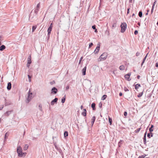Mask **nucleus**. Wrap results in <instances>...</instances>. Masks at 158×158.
I'll list each match as a JSON object with an SVG mask.
<instances>
[{"mask_svg": "<svg viewBox=\"0 0 158 158\" xmlns=\"http://www.w3.org/2000/svg\"><path fill=\"white\" fill-rule=\"evenodd\" d=\"M124 90L125 91H126V92L128 91H129V89L126 87H124Z\"/></svg>", "mask_w": 158, "mask_h": 158, "instance_id": "2f4dec72", "label": "nucleus"}, {"mask_svg": "<svg viewBox=\"0 0 158 158\" xmlns=\"http://www.w3.org/2000/svg\"><path fill=\"white\" fill-rule=\"evenodd\" d=\"M37 26H33L32 27V32H33L37 28Z\"/></svg>", "mask_w": 158, "mask_h": 158, "instance_id": "5701e85b", "label": "nucleus"}, {"mask_svg": "<svg viewBox=\"0 0 158 158\" xmlns=\"http://www.w3.org/2000/svg\"><path fill=\"white\" fill-rule=\"evenodd\" d=\"M124 115L125 116H126L127 115V113L126 111L124 112Z\"/></svg>", "mask_w": 158, "mask_h": 158, "instance_id": "37998d69", "label": "nucleus"}, {"mask_svg": "<svg viewBox=\"0 0 158 158\" xmlns=\"http://www.w3.org/2000/svg\"><path fill=\"white\" fill-rule=\"evenodd\" d=\"M52 23H51L50 24V26L48 28L52 29Z\"/></svg>", "mask_w": 158, "mask_h": 158, "instance_id": "c9c22d12", "label": "nucleus"}, {"mask_svg": "<svg viewBox=\"0 0 158 158\" xmlns=\"http://www.w3.org/2000/svg\"><path fill=\"white\" fill-rule=\"evenodd\" d=\"M68 135V133L67 131H65L64 133V136L65 137L67 136Z\"/></svg>", "mask_w": 158, "mask_h": 158, "instance_id": "a878e982", "label": "nucleus"}, {"mask_svg": "<svg viewBox=\"0 0 158 158\" xmlns=\"http://www.w3.org/2000/svg\"><path fill=\"white\" fill-rule=\"evenodd\" d=\"M130 75H131V73H128V74L124 76L125 78L126 79H127L128 81H130L131 80V79H129V77H130Z\"/></svg>", "mask_w": 158, "mask_h": 158, "instance_id": "9b49d317", "label": "nucleus"}, {"mask_svg": "<svg viewBox=\"0 0 158 158\" xmlns=\"http://www.w3.org/2000/svg\"><path fill=\"white\" fill-rule=\"evenodd\" d=\"M120 27L121 28V32L122 33L124 32L126 30L127 27V24L125 23H123L121 24Z\"/></svg>", "mask_w": 158, "mask_h": 158, "instance_id": "7ed1b4c3", "label": "nucleus"}, {"mask_svg": "<svg viewBox=\"0 0 158 158\" xmlns=\"http://www.w3.org/2000/svg\"><path fill=\"white\" fill-rule=\"evenodd\" d=\"M129 10H130L129 8H128L127 9V14H129Z\"/></svg>", "mask_w": 158, "mask_h": 158, "instance_id": "de8ad7c7", "label": "nucleus"}, {"mask_svg": "<svg viewBox=\"0 0 158 158\" xmlns=\"http://www.w3.org/2000/svg\"><path fill=\"white\" fill-rule=\"evenodd\" d=\"M22 150L21 147L20 146H18L17 147V152L18 154V156H20V153L22 152Z\"/></svg>", "mask_w": 158, "mask_h": 158, "instance_id": "20e7f679", "label": "nucleus"}, {"mask_svg": "<svg viewBox=\"0 0 158 158\" xmlns=\"http://www.w3.org/2000/svg\"><path fill=\"white\" fill-rule=\"evenodd\" d=\"M108 56L107 53L104 52L99 57L98 59V61H103L105 60Z\"/></svg>", "mask_w": 158, "mask_h": 158, "instance_id": "f03ea898", "label": "nucleus"}, {"mask_svg": "<svg viewBox=\"0 0 158 158\" xmlns=\"http://www.w3.org/2000/svg\"><path fill=\"white\" fill-rule=\"evenodd\" d=\"M123 95V94L122 93H120L119 94V95L120 96H121Z\"/></svg>", "mask_w": 158, "mask_h": 158, "instance_id": "5fc2aeb1", "label": "nucleus"}, {"mask_svg": "<svg viewBox=\"0 0 158 158\" xmlns=\"http://www.w3.org/2000/svg\"><path fill=\"white\" fill-rule=\"evenodd\" d=\"M140 77V76L139 75H138L137 76V78L138 79H139V78Z\"/></svg>", "mask_w": 158, "mask_h": 158, "instance_id": "4d7b16f0", "label": "nucleus"}, {"mask_svg": "<svg viewBox=\"0 0 158 158\" xmlns=\"http://www.w3.org/2000/svg\"><path fill=\"white\" fill-rule=\"evenodd\" d=\"M27 66L28 67H29L30 66V64L31 63V56L29 55L27 58Z\"/></svg>", "mask_w": 158, "mask_h": 158, "instance_id": "39448f33", "label": "nucleus"}, {"mask_svg": "<svg viewBox=\"0 0 158 158\" xmlns=\"http://www.w3.org/2000/svg\"><path fill=\"white\" fill-rule=\"evenodd\" d=\"M138 33V31L137 30L135 31L134 32V34L135 35H137Z\"/></svg>", "mask_w": 158, "mask_h": 158, "instance_id": "79ce46f5", "label": "nucleus"}, {"mask_svg": "<svg viewBox=\"0 0 158 158\" xmlns=\"http://www.w3.org/2000/svg\"><path fill=\"white\" fill-rule=\"evenodd\" d=\"M106 33L107 35H110L109 31L107 30L106 31Z\"/></svg>", "mask_w": 158, "mask_h": 158, "instance_id": "473e14b6", "label": "nucleus"}, {"mask_svg": "<svg viewBox=\"0 0 158 158\" xmlns=\"http://www.w3.org/2000/svg\"><path fill=\"white\" fill-rule=\"evenodd\" d=\"M83 108V106L81 105V109H82Z\"/></svg>", "mask_w": 158, "mask_h": 158, "instance_id": "052dcab7", "label": "nucleus"}, {"mask_svg": "<svg viewBox=\"0 0 158 158\" xmlns=\"http://www.w3.org/2000/svg\"><path fill=\"white\" fill-rule=\"evenodd\" d=\"M93 45V44L92 43H90L89 44V48H90L92 47V46Z\"/></svg>", "mask_w": 158, "mask_h": 158, "instance_id": "e433bc0d", "label": "nucleus"}, {"mask_svg": "<svg viewBox=\"0 0 158 158\" xmlns=\"http://www.w3.org/2000/svg\"><path fill=\"white\" fill-rule=\"evenodd\" d=\"M150 135H151L150 134V133H148V134L147 136L149 138H150V136H151Z\"/></svg>", "mask_w": 158, "mask_h": 158, "instance_id": "58836bf2", "label": "nucleus"}, {"mask_svg": "<svg viewBox=\"0 0 158 158\" xmlns=\"http://www.w3.org/2000/svg\"><path fill=\"white\" fill-rule=\"evenodd\" d=\"M146 133H147V132H146L144 134V136H146Z\"/></svg>", "mask_w": 158, "mask_h": 158, "instance_id": "e2e57ef3", "label": "nucleus"}, {"mask_svg": "<svg viewBox=\"0 0 158 158\" xmlns=\"http://www.w3.org/2000/svg\"><path fill=\"white\" fill-rule=\"evenodd\" d=\"M154 6H155V4H153V5L152 6V8H153V9H154Z\"/></svg>", "mask_w": 158, "mask_h": 158, "instance_id": "6e6d98bb", "label": "nucleus"}, {"mask_svg": "<svg viewBox=\"0 0 158 158\" xmlns=\"http://www.w3.org/2000/svg\"><path fill=\"white\" fill-rule=\"evenodd\" d=\"M32 12H31V14L30 15V17H31L32 16Z\"/></svg>", "mask_w": 158, "mask_h": 158, "instance_id": "680f3d73", "label": "nucleus"}, {"mask_svg": "<svg viewBox=\"0 0 158 158\" xmlns=\"http://www.w3.org/2000/svg\"><path fill=\"white\" fill-rule=\"evenodd\" d=\"M54 145H55V147L56 148V149H57V146H56V144H54Z\"/></svg>", "mask_w": 158, "mask_h": 158, "instance_id": "bf43d9fd", "label": "nucleus"}, {"mask_svg": "<svg viewBox=\"0 0 158 158\" xmlns=\"http://www.w3.org/2000/svg\"><path fill=\"white\" fill-rule=\"evenodd\" d=\"M139 16L140 17H141L142 16V13L141 11H140L139 13Z\"/></svg>", "mask_w": 158, "mask_h": 158, "instance_id": "cd10ccee", "label": "nucleus"}, {"mask_svg": "<svg viewBox=\"0 0 158 158\" xmlns=\"http://www.w3.org/2000/svg\"><path fill=\"white\" fill-rule=\"evenodd\" d=\"M116 23H114L113 25L112 28L114 27H116Z\"/></svg>", "mask_w": 158, "mask_h": 158, "instance_id": "4c0bfd02", "label": "nucleus"}, {"mask_svg": "<svg viewBox=\"0 0 158 158\" xmlns=\"http://www.w3.org/2000/svg\"><path fill=\"white\" fill-rule=\"evenodd\" d=\"M125 67L123 65H122L120 66L119 67V69L121 70H124L125 69Z\"/></svg>", "mask_w": 158, "mask_h": 158, "instance_id": "aec40b11", "label": "nucleus"}, {"mask_svg": "<svg viewBox=\"0 0 158 158\" xmlns=\"http://www.w3.org/2000/svg\"><path fill=\"white\" fill-rule=\"evenodd\" d=\"M108 117H109V123H110V125H111V124H112V119L109 116Z\"/></svg>", "mask_w": 158, "mask_h": 158, "instance_id": "bb28decb", "label": "nucleus"}, {"mask_svg": "<svg viewBox=\"0 0 158 158\" xmlns=\"http://www.w3.org/2000/svg\"><path fill=\"white\" fill-rule=\"evenodd\" d=\"M141 87V85L139 84H137L135 85V89H137L139 87Z\"/></svg>", "mask_w": 158, "mask_h": 158, "instance_id": "412c9836", "label": "nucleus"}, {"mask_svg": "<svg viewBox=\"0 0 158 158\" xmlns=\"http://www.w3.org/2000/svg\"><path fill=\"white\" fill-rule=\"evenodd\" d=\"M86 67H85L84 68L82 69V74L83 75H85L86 74Z\"/></svg>", "mask_w": 158, "mask_h": 158, "instance_id": "9d476101", "label": "nucleus"}, {"mask_svg": "<svg viewBox=\"0 0 158 158\" xmlns=\"http://www.w3.org/2000/svg\"><path fill=\"white\" fill-rule=\"evenodd\" d=\"M153 10H154V9H153V8L151 10V14H152V13H153Z\"/></svg>", "mask_w": 158, "mask_h": 158, "instance_id": "8fccbe9b", "label": "nucleus"}, {"mask_svg": "<svg viewBox=\"0 0 158 158\" xmlns=\"http://www.w3.org/2000/svg\"><path fill=\"white\" fill-rule=\"evenodd\" d=\"M156 67H158V63H156Z\"/></svg>", "mask_w": 158, "mask_h": 158, "instance_id": "603ef678", "label": "nucleus"}, {"mask_svg": "<svg viewBox=\"0 0 158 158\" xmlns=\"http://www.w3.org/2000/svg\"><path fill=\"white\" fill-rule=\"evenodd\" d=\"M40 3H39L37 5L36 8V9L34 11L36 15H37L38 13V12L39 10V9H40Z\"/></svg>", "mask_w": 158, "mask_h": 158, "instance_id": "0eeeda50", "label": "nucleus"}, {"mask_svg": "<svg viewBox=\"0 0 158 158\" xmlns=\"http://www.w3.org/2000/svg\"><path fill=\"white\" fill-rule=\"evenodd\" d=\"M149 130L150 132H151L153 131L152 128H151V127L149 128Z\"/></svg>", "mask_w": 158, "mask_h": 158, "instance_id": "ea45409f", "label": "nucleus"}, {"mask_svg": "<svg viewBox=\"0 0 158 158\" xmlns=\"http://www.w3.org/2000/svg\"><path fill=\"white\" fill-rule=\"evenodd\" d=\"M143 94L142 92L139 93V94L137 95V96L139 98H140L142 96Z\"/></svg>", "mask_w": 158, "mask_h": 158, "instance_id": "c85d7f7f", "label": "nucleus"}, {"mask_svg": "<svg viewBox=\"0 0 158 158\" xmlns=\"http://www.w3.org/2000/svg\"><path fill=\"white\" fill-rule=\"evenodd\" d=\"M69 88V85H68L66 86V90H67Z\"/></svg>", "mask_w": 158, "mask_h": 158, "instance_id": "49530a36", "label": "nucleus"}, {"mask_svg": "<svg viewBox=\"0 0 158 158\" xmlns=\"http://www.w3.org/2000/svg\"><path fill=\"white\" fill-rule=\"evenodd\" d=\"M52 29H51V28H48V30H47V31L48 32V37H49L50 36V35L51 34V32L52 31Z\"/></svg>", "mask_w": 158, "mask_h": 158, "instance_id": "dca6fc26", "label": "nucleus"}, {"mask_svg": "<svg viewBox=\"0 0 158 158\" xmlns=\"http://www.w3.org/2000/svg\"><path fill=\"white\" fill-rule=\"evenodd\" d=\"M84 111L82 113V115L83 116H85L86 115V109H83Z\"/></svg>", "mask_w": 158, "mask_h": 158, "instance_id": "2eb2a0df", "label": "nucleus"}, {"mask_svg": "<svg viewBox=\"0 0 158 158\" xmlns=\"http://www.w3.org/2000/svg\"><path fill=\"white\" fill-rule=\"evenodd\" d=\"M65 96H64V97H63L62 99H61V102L62 103H64V102H65Z\"/></svg>", "mask_w": 158, "mask_h": 158, "instance_id": "393cba45", "label": "nucleus"}, {"mask_svg": "<svg viewBox=\"0 0 158 158\" xmlns=\"http://www.w3.org/2000/svg\"><path fill=\"white\" fill-rule=\"evenodd\" d=\"M82 59H83V57H81V58H80V60L79 61V64H81V60H82Z\"/></svg>", "mask_w": 158, "mask_h": 158, "instance_id": "f704fd0d", "label": "nucleus"}, {"mask_svg": "<svg viewBox=\"0 0 158 158\" xmlns=\"http://www.w3.org/2000/svg\"><path fill=\"white\" fill-rule=\"evenodd\" d=\"M140 55V53L139 52H136V55L137 56H138Z\"/></svg>", "mask_w": 158, "mask_h": 158, "instance_id": "a19ab883", "label": "nucleus"}, {"mask_svg": "<svg viewBox=\"0 0 158 158\" xmlns=\"http://www.w3.org/2000/svg\"><path fill=\"white\" fill-rule=\"evenodd\" d=\"M100 48V44H98V46L96 48L94 51V53L95 54H97L98 53Z\"/></svg>", "mask_w": 158, "mask_h": 158, "instance_id": "6e6552de", "label": "nucleus"}, {"mask_svg": "<svg viewBox=\"0 0 158 158\" xmlns=\"http://www.w3.org/2000/svg\"><path fill=\"white\" fill-rule=\"evenodd\" d=\"M138 158H147L145 157V156H139Z\"/></svg>", "mask_w": 158, "mask_h": 158, "instance_id": "c03bdc74", "label": "nucleus"}, {"mask_svg": "<svg viewBox=\"0 0 158 158\" xmlns=\"http://www.w3.org/2000/svg\"><path fill=\"white\" fill-rule=\"evenodd\" d=\"M95 118H95V116H94L91 119V123L92 126H93V125L94 124V122L95 119Z\"/></svg>", "mask_w": 158, "mask_h": 158, "instance_id": "4468645a", "label": "nucleus"}, {"mask_svg": "<svg viewBox=\"0 0 158 158\" xmlns=\"http://www.w3.org/2000/svg\"><path fill=\"white\" fill-rule=\"evenodd\" d=\"M3 108V106H2L0 107V110H2Z\"/></svg>", "mask_w": 158, "mask_h": 158, "instance_id": "09e8293b", "label": "nucleus"}, {"mask_svg": "<svg viewBox=\"0 0 158 158\" xmlns=\"http://www.w3.org/2000/svg\"><path fill=\"white\" fill-rule=\"evenodd\" d=\"M134 15H135V14L133 13V14L132 15V17H133Z\"/></svg>", "mask_w": 158, "mask_h": 158, "instance_id": "338daca9", "label": "nucleus"}, {"mask_svg": "<svg viewBox=\"0 0 158 158\" xmlns=\"http://www.w3.org/2000/svg\"><path fill=\"white\" fill-rule=\"evenodd\" d=\"M143 142H144V144H146V139L145 140H143Z\"/></svg>", "mask_w": 158, "mask_h": 158, "instance_id": "3c124183", "label": "nucleus"}, {"mask_svg": "<svg viewBox=\"0 0 158 158\" xmlns=\"http://www.w3.org/2000/svg\"><path fill=\"white\" fill-rule=\"evenodd\" d=\"M58 100V98H55L54 100H52L51 102V104L52 105H53L54 104V103H56Z\"/></svg>", "mask_w": 158, "mask_h": 158, "instance_id": "1a4fd4ad", "label": "nucleus"}, {"mask_svg": "<svg viewBox=\"0 0 158 158\" xmlns=\"http://www.w3.org/2000/svg\"><path fill=\"white\" fill-rule=\"evenodd\" d=\"M150 134L151 137H152L153 136V134L152 133L150 132Z\"/></svg>", "mask_w": 158, "mask_h": 158, "instance_id": "864d4df0", "label": "nucleus"}, {"mask_svg": "<svg viewBox=\"0 0 158 158\" xmlns=\"http://www.w3.org/2000/svg\"><path fill=\"white\" fill-rule=\"evenodd\" d=\"M28 78H29L28 81L29 82H30L31 81V77L29 75H28Z\"/></svg>", "mask_w": 158, "mask_h": 158, "instance_id": "72a5a7b5", "label": "nucleus"}, {"mask_svg": "<svg viewBox=\"0 0 158 158\" xmlns=\"http://www.w3.org/2000/svg\"><path fill=\"white\" fill-rule=\"evenodd\" d=\"M153 127V125H152L151 127L152 128Z\"/></svg>", "mask_w": 158, "mask_h": 158, "instance_id": "774afa93", "label": "nucleus"}, {"mask_svg": "<svg viewBox=\"0 0 158 158\" xmlns=\"http://www.w3.org/2000/svg\"><path fill=\"white\" fill-rule=\"evenodd\" d=\"M148 53H147V55L145 56L144 58H143V61L142 63V64H141V66H142L143 64L144 63V62L147 57V56H148Z\"/></svg>", "mask_w": 158, "mask_h": 158, "instance_id": "a211bd4d", "label": "nucleus"}, {"mask_svg": "<svg viewBox=\"0 0 158 158\" xmlns=\"http://www.w3.org/2000/svg\"><path fill=\"white\" fill-rule=\"evenodd\" d=\"M28 148V146L26 144L25 145V147H24V149L25 150H26Z\"/></svg>", "mask_w": 158, "mask_h": 158, "instance_id": "7c9ffc66", "label": "nucleus"}, {"mask_svg": "<svg viewBox=\"0 0 158 158\" xmlns=\"http://www.w3.org/2000/svg\"><path fill=\"white\" fill-rule=\"evenodd\" d=\"M146 139V136H144V137H143V140H145Z\"/></svg>", "mask_w": 158, "mask_h": 158, "instance_id": "13d9d810", "label": "nucleus"}, {"mask_svg": "<svg viewBox=\"0 0 158 158\" xmlns=\"http://www.w3.org/2000/svg\"><path fill=\"white\" fill-rule=\"evenodd\" d=\"M6 48V47L4 45H2L1 47H0V50L1 51H2L3 50Z\"/></svg>", "mask_w": 158, "mask_h": 158, "instance_id": "6ab92c4d", "label": "nucleus"}, {"mask_svg": "<svg viewBox=\"0 0 158 158\" xmlns=\"http://www.w3.org/2000/svg\"><path fill=\"white\" fill-rule=\"evenodd\" d=\"M95 104L94 103H93L91 105V107L92 108H93V110H94L95 109Z\"/></svg>", "mask_w": 158, "mask_h": 158, "instance_id": "4be33fe9", "label": "nucleus"}, {"mask_svg": "<svg viewBox=\"0 0 158 158\" xmlns=\"http://www.w3.org/2000/svg\"><path fill=\"white\" fill-rule=\"evenodd\" d=\"M33 96L32 94V93L30 92V90H29L28 93L26 98V102L27 103H28L33 98Z\"/></svg>", "mask_w": 158, "mask_h": 158, "instance_id": "f257e3e1", "label": "nucleus"}, {"mask_svg": "<svg viewBox=\"0 0 158 158\" xmlns=\"http://www.w3.org/2000/svg\"><path fill=\"white\" fill-rule=\"evenodd\" d=\"M141 129V128H139L137 130H135V132L137 133L139 132V131H140Z\"/></svg>", "mask_w": 158, "mask_h": 158, "instance_id": "c756f323", "label": "nucleus"}, {"mask_svg": "<svg viewBox=\"0 0 158 158\" xmlns=\"http://www.w3.org/2000/svg\"><path fill=\"white\" fill-rule=\"evenodd\" d=\"M57 89L56 87H54L51 90V93L55 94L57 93Z\"/></svg>", "mask_w": 158, "mask_h": 158, "instance_id": "423d86ee", "label": "nucleus"}, {"mask_svg": "<svg viewBox=\"0 0 158 158\" xmlns=\"http://www.w3.org/2000/svg\"><path fill=\"white\" fill-rule=\"evenodd\" d=\"M121 141H122V140H120V141L118 143V145L120 144V142H121Z\"/></svg>", "mask_w": 158, "mask_h": 158, "instance_id": "0e129e2a", "label": "nucleus"}, {"mask_svg": "<svg viewBox=\"0 0 158 158\" xmlns=\"http://www.w3.org/2000/svg\"><path fill=\"white\" fill-rule=\"evenodd\" d=\"M92 28L94 29H96V26L95 25H94L92 26Z\"/></svg>", "mask_w": 158, "mask_h": 158, "instance_id": "a18cd8bd", "label": "nucleus"}, {"mask_svg": "<svg viewBox=\"0 0 158 158\" xmlns=\"http://www.w3.org/2000/svg\"><path fill=\"white\" fill-rule=\"evenodd\" d=\"M138 24L139 26L140 25V23L139 22L138 23Z\"/></svg>", "mask_w": 158, "mask_h": 158, "instance_id": "69168bd1", "label": "nucleus"}, {"mask_svg": "<svg viewBox=\"0 0 158 158\" xmlns=\"http://www.w3.org/2000/svg\"><path fill=\"white\" fill-rule=\"evenodd\" d=\"M107 95H103L102 97V100H105L106 98Z\"/></svg>", "mask_w": 158, "mask_h": 158, "instance_id": "b1692460", "label": "nucleus"}, {"mask_svg": "<svg viewBox=\"0 0 158 158\" xmlns=\"http://www.w3.org/2000/svg\"><path fill=\"white\" fill-rule=\"evenodd\" d=\"M11 84L10 82H9L7 84V89L8 90H10L11 89Z\"/></svg>", "mask_w": 158, "mask_h": 158, "instance_id": "ddd939ff", "label": "nucleus"}, {"mask_svg": "<svg viewBox=\"0 0 158 158\" xmlns=\"http://www.w3.org/2000/svg\"><path fill=\"white\" fill-rule=\"evenodd\" d=\"M26 152H22L20 153V155H21L20 156H19L20 157H22L23 156H26Z\"/></svg>", "mask_w": 158, "mask_h": 158, "instance_id": "f3484780", "label": "nucleus"}, {"mask_svg": "<svg viewBox=\"0 0 158 158\" xmlns=\"http://www.w3.org/2000/svg\"><path fill=\"white\" fill-rule=\"evenodd\" d=\"M12 112L11 110L7 111L4 113V115L6 116H8L11 114Z\"/></svg>", "mask_w": 158, "mask_h": 158, "instance_id": "f8f14e48", "label": "nucleus"}]
</instances>
